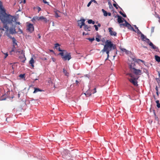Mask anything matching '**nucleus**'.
<instances>
[{"label":"nucleus","instance_id":"f257e3e1","mask_svg":"<svg viewBox=\"0 0 160 160\" xmlns=\"http://www.w3.org/2000/svg\"><path fill=\"white\" fill-rule=\"evenodd\" d=\"M0 19L4 24H12V22L14 21L13 20L14 19V21H15V26L17 24L18 25L21 24L20 22H16V18L6 13L1 1H0Z\"/></svg>","mask_w":160,"mask_h":160},{"label":"nucleus","instance_id":"f03ea898","mask_svg":"<svg viewBox=\"0 0 160 160\" xmlns=\"http://www.w3.org/2000/svg\"><path fill=\"white\" fill-rule=\"evenodd\" d=\"M116 48V46L113 44L111 41L109 40H107L105 43L104 48L103 49L112 50V49H113Z\"/></svg>","mask_w":160,"mask_h":160},{"label":"nucleus","instance_id":"7ed1b4c3","mask_svg":"<svg viewBox=\"0 0 160 160\" xmlns=\"http://www.w3.org/2000/svg\"><path fill=\"white\" fill-rule=\"evenodd\" d=\"M132 64L130 66V68L131 71L137 76L140 75L142 73V71L140 69H137L134 67V65L132 66Z\"/></svg>","mask_w":160,"mask_h":160},{"label":"nucleus","instance_id":"20e7f679","mask_svg":"<svg viewBox=\"0 0 160 160\" xmlns=\"http://www.w3.org/2000/svg\"><path fill=\"white\" fill-rule=\"evenodd\" d=\"M139 76H137L136 77H133L131 79H129L128 78V80L129 81L135 86H138V84L137 83L138 82L136 81L139 78Z\"/></svg>","mask_w":160,"mask_h":160},{"label":"nucleus","instance_id":"39448f33","mask_svg":"<svg viewBox=\"0 0 160 160\" xmlns=\"http://www.w3.org/2000/svg\"><path fill=\"white\" fill-rule=\"evenodd\" d=\"M125 22L124 23H122L120 24V26L121 27L122 26H125L127 27L128 29L132 30L133 31H135L133 28L132 26L129 24L127 21L125 20L124 21Z\"/></svg>","mask_w":160,"mask_h":160},{"label":"nucleus","instance_id":"423d86ee","mask_svg":"<svg viewBox=\"0 0 160 160\" xmlns=\"http://www.w3.org/2000/svg\"><path fill=\"white\" fill-rule=\"evenodd\" d=\"M12 27H11L9 30V33L12 34H13L16 33H17L16 31V26H14L12 24Z\"/></svg>","mask_w":160,"mask_h":160},{"label":"nucleus","instance_id":"0eeeda50","mask_svg":"<svg viewBox=\"0 0 160 160\" xmlns=\"http://www.w3.org/2000/svg\"><path fill=\"white\" fill-rule=\"evenodd\" d=\"M62 58L64 61L69 60L71 58L70 53H67L65 55L62 57Z\"/></svg>","mask_w":160,"mask_h":160},{"label":"nucleus","instance_id":"6e6552de","mask_svg":"<svg viewBox=\"0 0 160 160\" xmlns=\"http://www.w3.org/2000/svg\"><path fill=\"white\" fill-rule=\"evenodd\" d=\"M27 30L30 32H32L34 31V28L33 25L32 24H29L27 27Z\"/></svg>","mask_w":160,"mask_h":160},{"label":"nucleus","instance_id":"1a4fd4ad","mask_svg":"<svg viewBox=\"0 0 160 160\" xmlns=\"http://www.w3.org/2000/svg\"><path fill=\"white\" fill-rule=\"evenodd\" d=\"M141 38L142 41L146 42L147 43L149 42V39L147 38L146 36L142 33H141Z\"/></svg>","mask_w":160,"mask_h":160},{"label":"nucleus","instance_id":"9d476101","mask_svg":"<svg viewBox=\"0 0 160 160\" xmlns=\"http://www.w3.org/2000/svg\"><path fill=\"white\" fill-rule=\"evenodd\" d=\"M115 17H117L118 22L119 23H121L123 22V20H124V19L121 16H119L118 15H117Z\"/></svg>","mask_w":160,"mask_h":160},{"label":"nucleus","instance_id":"9b49d317","mask_svg":"<svg viewBox=\"0 0 160 160\" xmlns=\"http://www.w3.org/2000/svg\"><path fill=\"white\" fill-rule=\"evenodd\" d=\"M112 28H108L109 32L110 35L111 36H116L117 33L116 32L114 31H112Z\"/></svg>","mask_w":160,"mask_h":160},{"label":"nucleus","instance_id":"f8f14e48","mask_svg":"<svg viewBox=\"0 0 160 160\" xmlns=\"http://www.w3.org/2000/svg\"><path fill=\"white\" fill-rule=\"evenodd\" d=\"M19 58L21 62H25V60H26V58L24 54H22L20 56H19Z\"/></svg>","mask_w":160,"mask_h":160},{"label":"nucleus","instance_id":"ddd939ff","mask_svg":"<svg viewBox=\"0 0 160 160\" xmlns=\"http://www.w3.org/2000/svg\"><path fill=\"white\" fill-rule=\"evenodd\" d=\"M34 62L35 61L33 58H31L30 60L29 61V63L31 64V66L32 67V68H33L34 67Z\"/></svg>","mask_w":160,"mask_h":160},{"label":"nucleus","instance_id":"4468645a","mask_svg":"<svg viewBox=\"0 0 160 160\" xmlns=\"http://www.w3.org/2000/svg\"><path fill=\"white\" fill-rule=\"evenodd\" d=\"M92 93L91 92L90 90H89L87 91L86 93H85V94L86 96L89 97L91 95Z\"/></svg>","mask_w":160,"mask_h":160},{"label":"nucleus","instance_id":"2eb2a0df","mask_svg":"<svg viewBox=\"0 0 160 160\" xmlns=\"http://www.w3.org/2000/svg\"><path fill=\"white\" fill-rule=\"evenodd\" d=\"M111 51V50H106L105 49H103L102 50L101 52H106V53L107 54L108 58L109 56V52Z\"/></svg>","mask_w":160,"mask_h":160},{"label":"nucleus","instance_id":"dca6fc26","mask_svg":"<svg viewBox=\"0 0 160 160\" xmlns=\"http://www.w3.org/2000/svg\"><path fill=\"white\" fill-rule=\"evenodd\" d=\"M34 90L33 92V93H36L38 92H41L42 90L40 89L39 88H34Z\"/></svg>","mask_w":160,"mask_h":160},{"label":"nucleus","instance_id":"f3484780","mask_svg":"<svg viewBox=\"0 0 160 160\" xmlns=\"http://www.w3.org/2000/svg\"><path fill=\"white\" fill-rule=\"evenodd\" d=\"M39 19L40 20H43L45 22H47L48 21L47 19L46 18L44 17L43 16L40 17Z\"/></svg>","mask_w":160,"mask_h":160},{"label":"nucleus","instance_id":"a211bd4d","mask_svg":"<svg viewBox=\"0 0 160 160\" xmlns=\"http://www.w3.org/2000/svg\"><path fill=\"white\" fill-rule=\"evenodd\" d=\"M149 44V45L152 47V48L154 49L157 48V47L153 44L151 42L149 41V42L148 43Z\"/></svg>","mask_w":160,"mask_h":160},{"label":"nucleus","instance_id":"6ab92c4d","mask_svg":"<svg viewBox=\"0 0 160 160\" xmlns=\"http://www.w3.org/2000/svg\"><path fill=\"white\" fill-rule=\"evenodd\" d=\"M121 50L123 52H125L126 54H128L129 53V51L127 50L126 49L124 48H120Z\"/></svg>","mask_w":160,"mask_h":160},{"label":"nucleus","instance_id":"aec40b11","mask_svg":"<svg viewBox=\"0 0 160 160\" xmlns=\"http://www.w3.org/2000/svg\"><path fill=\"white\" fill-rule=\"evenodd\" d=\"M36 20H39V17H37V16H34L33 17L32 19V21H35Z\"/></svg>","mask_w":160,"mask_h":160},{"label":"nucleus","instance_id":"412c9836","mask_svg":"<svg viewBox=\"0 0 160 160\" xmlns=\"http://www.w3.org/2000/svg\"><path fill=\"white\" fill-rule=\"evenodd\" d=\"M102 11L103 13L104 16L105 17H106L108 16V12L105 11L104 9H102Z\"/></svg>","mask_w":160,"mask_h":160},{"label":"nucleus","instance_id":"4be33fe9","mask_svg":"<svg viewBox=\"0 0 160 160\" xmlns=\"http://www.w3.org/2000/svg\"><path fill=\"white\" fill-rule=\"evenodd\" d=\"M85 20L84 19H82V24L79 25L80 26V28H81L84 25Z\"/></svg>","mask_w":160,"mask_h":160},{"label":"nucleus","instance_id":"5701e85b","mask_svg":"<svg viewBox=\"0 0 160 160\" xmlns=\"http://www.w3.org/2000/svg\"><path fill=\"white\" fill-rule=\"evenodd\" d=\"M155 58L156 60L158 62H160V57H159V56H158L156 55L155 56Z\"/></svg>","mask_w":160,"mask_h":160},{"label":"nucleus","instance_id":"b1692460","mask_svg":"<svg viewBox=\"0 0 160 160\" xmlns=\"http://www.w3.org/2000/svg\"><path fill=\"white\" fill-rule=\"evenodd\" d=\"M101 36L99 35H97V37L96 38V40L98 42H99L100 41V39L101 38Z\"/></svg>","mask_w":160,"mask_h":160},{"label":"nucleus","instance_id":"393cba45","mask_svg":"<svg viewBox=\"0 0 160 160\" xmlns=\"http://www.w3.org/2000/svg\"><path fill=\"white\" fill-rule=\"evenodd\" d=\"M142 69L144 72L146 73L148 75H149V72L147 69L144 68H142Z\"/></svg>","mask_w":160,"mask_h":160},{"label":"nucleus","instance_id":"a878e982","mask_svg":"<svg viewBox=\"0 0 160 160\" xmlns=\"http://www.w3.org/2000/svg\"><path fill=\"white\" fill-rule=\"evenodd\" d=\"M63 72L65 75L66 76H68L69 73L67 72V71L66 70H65L64 68L63 69Z\"/></svg>","mask_w":160,"mask_h":160},{"label":"nucleus","instance_id":"bb28decb","mask_svg":"<svg viewBox=\"0 0 160 160\" xmlns=\"http://www.w3.org/2000/svg\"><path fill=\"white\" fill-rule=\"evenodd\" d=\"M84 30L86 31L87 30H89L88 29L89 28V27L87 25H85V24H84Z\"/></svg>","mask_w":160,"mask_h":160},{"label":"nucleus","instance_id":"cd10ccee","mask_svg":"<svg viewBox=\"0 0 160 160\" xmlns=\"http://www.w3.org/2000/svg\"><path fill=\"white\" fill-rule=\"evenodd\" d=\"M156 102L157 103V107L159 108H160V103H159V101L158 100L156 101Z\"/></svg>","mask_w":160,"mask_h":160},{"label":"nucleus","instance_id":"c85d7f7f","mask_svg":"<svg viewBox=\"0 0 160 160\" xmlns=\"http://www.w3.org/2000/svg\"><path fill=\"white\" fill-rule=\"evenodd\" d=\"M88 23L89 24L92 23L93 24H94L95 23V22L93 21L92 19H89L88 21Z\"/></svg>","mask_w":160,"mask_h":160},{"label":"nucleus","instance_id":"c756f323","mask_svg":"<svg viewBox=\"0 0 160 160\" xmlns=\"http://www.w3.org/2000/svg\"><path fill=\"white\" fill-rule=\"evenodd\" d=\"M135 61L138 63H139L140 61L143 63H144V62L142 60L139 59H136L135 60Z\"/></svg>","mask_w":160,"mask_h":160},{"label":"nucleus","instance_id":"7c9ffc66","mask_svg":"<svg viewBox=\"0 0 160 160\" xmlns=\"http://www.w3.org/2000/svg\"><path fill=\"white\" fill-rule=\"evenodd\" d=\"M10 37V38H11L12 39V40L13 43H15L16 42V40L14 37H13V38H12L11 37Z\"/></svg>","mask_w":160,"mask_h":160},{"label":"nucleus","instance_id":"2f4dec72","mask_svg":"<svg viewBox=\"0 0 160 160\" xmlns=\"http://www.w3.org/2000/svg\"><path fill=\"white\" fill-rule=\"evenodd\" d=\"M17 28L18 30V32H19V33H22V32H23L20 29L19 27L18 26V27H17Z\"/></svg>","mask_w":160,"mask_h":160},{"label":"nucleus","instance_id":"473e14b6","mask_svg":"<svg viewBox=\"0 0 160 160\" xmlns=\"http://www.w3.org/2000/svg\"><path fill=\"white\" fill-rule=\"evenodd\" d=\"M87 39L89 40V41H90L91 42H92V41H93L95 40L94 38H88Z\"/></svg>","mask_w":160,"mask_h":160},{"label":"nucleus","instance_id":"72a5a7b5","mask_svg":"<svg viewBox=\"0 0 160 160\" xmlns=\"http://www.w3.org/2000/svg\"><path fill=\"white\" fill-rule=\"evenodd\" d=\"M59 12V11H56L55 12V17L57 18H58V17H60V16L58 15V13H57V12Z\"/></svg>","mask_w":160,"mask_h":160},{"label":"nucleus","instance_id":"f704fd0d","mask_svg":"<svg viewBox=\"0 0 160 160\" xmlns=\"http://www.w3.org/2000/svg\"><path fill=\"white\" fill-rule=\"evenodd\" d=\"M127 75H129L131 78H132L134 77L133 75L131 73H127L126 74Z\"/></svg>","mask_w":160,"mask_h":160},{"label":"nucleus","instance_id":"c9c22d12","mask_svg":"<svg viewBox=\"0 0 160 160\" xmlns=\"http://www.w3.org/2000/svg\"><path fill=\"white\" fill-rule=\"evenodd\" d=\"M155 89L156 90V94L157 96L159 95L158 92V88L157 86H156L155 88Z\"/></svg>","mask_w":160,"mask_h":160},{"label":"nucleus","instance_id":"e433bc0d","mask_svg":"<svg viewBox=\"0 0 160 160\" xmlns=\"http://www.w3.org/2000/svg\"><path fill=\"white\" fill-rule=\"evenodd\" d=\"M19 77L22 78H25V74H21L19 76Z\"/></svg>","mask_w":160,"mask_h":160},{"label":"nucleus","instance_id":"4c0bfd02","mask_svg":"<svg viewBox=\"0 0 160 160\" xmlns=\"http://www.w3.org/2000/svg\"><path fill=\"white\" fill-rule=\"evenodd\" d=\"M92 93H94L97 92L96 88H94L93 90L92 91Z\"/></svg>","mask_w":160,"mask_h":160},{"label":"nucleus","instance_id":"58836bf2","mask_svg":"<svg viewBox=\"0 0 160 160\" xmlns=\"http://www.w3.org/2000/svg\"><path fill=\"white\" fill-rule=\"evenodd\" d=\"M60 46L59 44L58 43H56L55 44V47L57 49H58V48Z\"/></svg>","mask_w":160,"mask_h":160},{"label":"nucleus","instance_id":"ea45409f","mask_svg":"<svg viewBox=\"0 0 160 160\" xmlns=\"http://www.w3.org/2000/svg\"><path fill=\"white\" fill-rule=\"evenodd\" d=\"M94 27L95 28V30L96 31H98V26L96 25H94Z\"/></svg>","mask_w":160,"mask_h":160},{"label":"nucleus","instance_id":"a19ab883","mask_svg":"<svg viewBox=\"0 0 160 160\" xmlns=\"http://www.w3.org/2000/svg\"><path fill=\"white\" fill-rule=\"evenodd\" d=\"M113 5L114 7L116 8V9L118 8V7H119L120 8L118 5H117L116 4L113 3Z\"/></svg>","mask_w":160,"mask_h":160},{"label":"nucleus","instance_id":"79ce46f5","mask_svg":"<svg viewBox=\"0 0 160 160\" xmlns=\"http://www.w3.org/2000/svg\"><path fill=\"white\" fill-rule=\"evenodd\" d=\"M59 55H61L62 56V57L64 56V53L63 52V51L61 52L60 53H59Z\"/></svg>","mask_w":160,"mask_h":160},{"label":"nucleus","instance_id":"37998d69","mask_svg":"<svg viewBox=\"0 0 160 160\" xmlns=\"http://www.w3.org/2000/svg\"><path fill=\"white\" fill-rule=\"evenodd\" d=\"M82 19H81L80 20L78 21V25L82 24Z\"/></svg>","mask_w":160,"mask_h":160},{"label":"nucleus","instance_id":"c03bdc74","mask_svg":"<svg viewBox=\"0 0 160 160\" xmlns=\"http://www.w3.org/2000/svg\"><path fill=\"white\" fill-rule=\"evenodd\" d=\"M92 3V2L91 1V0L90 1L89 3H88V5H87V7H89L90 5H91V4Z\"/></svg>","mask_w":160,"mask_h":160},{"label":"nucleus","instance_id":"a18cd8bd","mask_svg":"<svg viewBox=\"0 0 160 160\" xmlns=\"http://www.w3.org/2000/svg\"><path fill=\"white\" fill-rule=\"evenodd\" d=\"M59 51H60V52H62V51H63V50H61L60 49V47H58V49H57ZM63 51L64 52H66V51H65V50H63Z\"/></svg>","mask_w":160,"mask_h":160},{"label":"nucleus","instance_id":"49530a36","mask_svg":"<svg viewBox=\"0 0 160 160\" xmlns=\"http://www.w3.org/2000/svg\"><path fill=\"white\" fill-rule=\"evenodd\" d=\"M37 9L38 10V12H39L41 10V8L39 7H37Z\"/></svg>","mask_w":160,"mask_h":160},{"label":"nucleus","instance_id":"de8ad7c7","mask_svg":"<svg viewBox=\"0 0 160 160\" xmlns=\"http://www.w3.org/2000/svg\"><path fill=\"white\" fill-rule=\"evenodd\" d=\"M16 48L15 47H13V48L12 49L11 52H14L15 51Z\"/></svg>","mask_w":160,"mask_h":160},{"label":"nucleus","instance_id":"09e8293b","mask_svg":"<svg viewBox=\"0 0 160 160\" xmlns=\"http://www.w3.org/2000/svg\"><path fill=\"white\" fill-rule=\"evenodd\" d=\"M4 54H5V57H4V58H6L8 56V53H4Z\"/></svg>","mask_w":160,"mask_h":160},{"label":"nucleus","instance_id":"8fccbe9b","mask_svg":"<svg viewBox=\"0 0 160 160\" xmlns=\"http://www.w3.org/2000/svg\"><path fill=\"white\" fill-rule=\"evenodd\" d=\"M92 2H93L94 3L97 4V2L95 0H91Z\"/></svg>","mask_w":160,"mask_h":160},{"label":"nucleus","instance_id":"3c124183","mask_svg":"<svg viewBox=\"0 0 160 160\" xmlns=\"http://www.w3.org/2000/svg\"><path fill=\"white\" fill-rule=\"evenodd\" d=\"M137 30L138 33H140L141 34L142 32L139 31L138 28H137Z\"/></svg>","mask_w":160,"mask_h":160},{"label":"nucleus","instance_id":"603ef678","mask_svg":"<svg viewBox=\"0 0 160 160\" xmlns=\"http://www.w3.org/2000/svg\"><path fill=\"white\" fill-rule=\"evenodd\" d=\"M16 45H17V43L16 42L15 43H13V47H15Z\"/></svg>","mask_w":160,"mask_h":160},{"label":"nucleus","instance_id":"864d4df0","mask_svg":"<svg viewBox=\"0 0 160 160\" xmlns=\"http://www.w3.org/2000/svg\"><path fill=\"white\" fill-rule=\"evenodd\" d=\"M122 15L124 18H126V15L125 14L122 13Z\"/></svg>","mask_w":160,"mask_h":160},{"label":"nucleus","instance_id":"5fc2aeb1","mask_svg":"<svg viewBox=\"0 0 160 160\" xmlns=\"http://www.w3.org/2000/svg\"><path fill=\"white\" fill-rule=\"evenodd\" d=\"M42 1H43V2L44 3H48V2H47L46 1H45L44 0H42Z\"/></svg>","mask_w":160,"mask_h":160},{"label":"nucleus","instance_id":"6e6d98bb","mask_svg":"<svg viewBox=\"0 0 160 160\" xmlns=\"http://www.w3.org/2000/svg\"><path fill=\"white\" fill-rule=\"evenodd\" d=\"M76 85H78V83H79V82L78 81V80H76Z\"/></svg>","mask_w":160,"mask_h":160},{"label":"nucleus","instance_id":"4d7b16f0","mask_svg":"<svg viewBox=\"0 0 160 160\" xmlns=\"http://www.w3.org/2000/svg\"><path fill=\"white\" fill-rule=\"evenodd\" d=\"M4 27L6 29H7V30H8V27L7 25H6Z\"/></svg>","mask_w":160,"mask_h":160},{"label":"nucleus","instance_id":"13d9d810","mask_svg":"<svg viewBox=\"0 0 160 160\" xmlns=\"http://www.w3.org/2000/svg\"><path fill=\"white\" fill-rule=\"evenodd\" d=\"M111 13H110V12L108 13V15L109 16H111Z\"/></svg>","mask_w":160,"mask_h":160},{"label":"nucleus","instance_id":"bf43d9fd","mask_svg":"<svg viewBox=\"0 0 160 160\" xmlns=\"http://www.w3.org/2000/svg\"><path fill=\"white\" fill-rule=\"evenodd\" d=\"M153 113H154V115L155 116H156V113H155V110H153Z\"/></svg>","mask_w":160,"mask_h":160},{"label":"nucleus","instance_id":"052dcab7","mask_svg":"<svg viewBox=\"0 0 160 160\" xmlns=\"http://www.w3.org/2000/svg\"><path fill=\"white\" fill-rule=\"evenodd\" d=\"M98 26V27H101V24L100 23H98V25H97Z\"/></svg>","mask_w":160,"mask_h":160},{"label":"nucleus","instance_id":"680f3d73","mask_svg":"<svg viewBox=\"0 0 160 160\" xmlns=\"http://www.w3.org/2000/svg\"><path fill=\"white\" fill-rule=\"evenodd\" d=\"M38 38L39 39H40L41 38V36L40 35V34H38Z\"/></svg>","mask_w":160,"mask_h":160},{"label":"nucleus","instance_id":"e2e57ef3","mask_svg":"<svg viewBox=\"0 0 160 160\" xmlns=\"http://www.w3.org/2000/svg\"><path fill=\"white\" fill-rule=\"evenodd\" d=\"M119 13L121 15H122L123 13L121 11L119 12Z\"/></svg>","mask_w":160,"mask_h":160},{"label":"nucleus","instance_id":"0e129e2a","mask_svg":"<svg viewBox=\"0 0 160 160\" xmlns=\"http://www.w3.org/2000/svg\"><path fill=\"white\" fill-rule=\"evenodd\" d=\"M53 61L55 62V59L53 58H52Z\"/></svg>","mask_w":160,"mask_h":160},{"label":"nucleus","instance_id":"69168bd1","mask_svg":"<svg viewBox=\"0 0 160 160\" xmlns=\"http://www.w3.org/2000/svg\"><path fill=\"white\" fill-rule=\"evenodd\" d=\"M155 118L156 119H158V117L156 115V116H155Z\"/></svg>","mask_w":160,"mask_h":160},{"label":"nucleus","instance_id":"338daca9","mask_svg":"<svg viewBox=\"0 0 160 160\" xmlns=\"http://www.w3.org/2000/svg\"><path fill=\"white\" fill-rule=\"evenodd\" d=\"M158 76H159V77H160V73L159 72H158Z\"/></svg>","mask_w":160,"mask_h":160},{"label":"nucleus","instance_id":"774afa93","mask_svg":"<svg viewBox=\"0 0 160 160\" xmlns=\"http://www.w3.org/2000/svg\"><path fill=\"white\" fill-rule=\"evenodd\" d=\"M20 96V94H19V93H18V98H19Z\"/></svg>","mask_w":160,"mask_h":160}]
</instances>
